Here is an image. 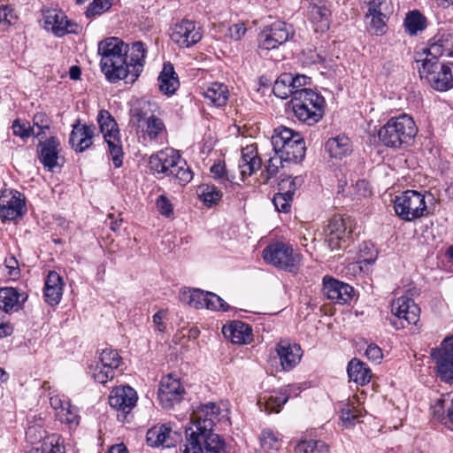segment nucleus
<instances>
[{
	"label": "nucleus",
	"mask_w": 453,
	"mask_h": 453,
	"mask_svg": "<svg viewBox=\"0 0 453 453\" xmlns=\"http://www.w3.org/2000/svg\"><path fill=\"white\" fill-rule=\"evenodd\" d=\"M40 161L44 167L53 170L58 164V154L60 151V142L58 138L52 136L43 142H40Z\"/></svg>",
	"instance_id": "30"
},
{
	"label": "nucleus",
	"mask_w": 453,
	"mask_h": 453,
	"mask_svg": "<svg viewBox=\"0 0 453 453\" xmlns=\"http://www.w3.org/2000/svg\"><path fill=\"white\" fill-rule=\"evenodd\" d=\"M56 417L61 423L68 424L70 426L79 425L80 417L78 416L77 410L70 403L58 410L56 412Z\"/></svg>",
	"instance_id": "46"
},
{
	"label": "nucleus",
	"mask_w": 453,
	"mask_h": 453,
	"mask_svg": "<svg viewBox=\"0 0 453 453\" xmlns=\"http://www.w3.org/2000/svg\"><path fill=\"white\" fill-rule=\"evenodd\" d=\"M347 372L349 380L358 385L368 383L372 378L370 368L357 358H353L349 362Z\"/></svg>",
	"instance_id": "35"
},
{
	"label": "nucleus",
	"mask_w": 453,
	"mask_h": 453,
	"mask_svg": "<svg viewBox=\"0 0 453 453\" xmlns=\"http://www.w3.org/2000/svg\"><path fill=\"white\" fill-rule=\"evenodd\" d=\"M44 24L47 30H50L57 36L65 34L76 33L77 25L67 19L59 10H49L44 13Z\"/></svg>",
	"instance_id": "20"
},
{
	"label": "nucleus",
	"mask_w": 453,
	"mask_h": 453,
	"mask_svg": "<svg viewBox=\"0 0 453 453\" xmlns=\"http://www.w3.org/2000/svg\"><path fill=\"white\" fill-rule=\"evenodd\" d=\"M26 212L24 196L14 189H4L0 193V219L14 220Z\"/></svg>",
	"instance_id": "15"
},
{
	"label": "nucleus",
	"mask_w": 453,
	"mask_h": 453,
	"mask_svg": "<svg viewBox=\"0 0 453 453\" xmlns=\"http://www.w3.org/2000/svg\"><path fill=\"white\" fill-rule=\"evenodd\" d=\"M292 74L282 73L278 77L273 85V93L277 97L281 99L288 98L289 96L294 97L297 90H293L291 88Z\"/></svg>",
	"instance_id": "40"
},
{
	"label": "nucleus",
	"mask_w": 453,
	"mask_h": 453,
	"mask_svg": "<svg viewBox=\"0 0 453 453\" xmlns=\"http://www.w3.org/2000/svg\"><path fill=\"white\" fill-rule=\"evenodd\" d=\"M156 105L147 100L139 101L136 105L131 109L130 123L139 128L144 126V123L150 119L154 115Z\"/></svg>",
	"instance_id": "33"
},
{
	"label": "nucleus",
	"mask_w": 453,
	"mask_h": 453,
	"mask_svg": "<svg viewBox=\"0 0 453 453\" xmlns=\"http://www.w3.org/2000/svg\"><path fill=\"white\" fill-rule=\"evenodd\" d=\"M204 308L212 311H226L229 310V305L219 296L214 293L207 292L205 298Z\"/></svg>",
	"instance_id": "55"
},
{
	"label": "nucleus",
	"mask_w": 453,
	"mask_h": 453,
	"mask_svg": "<svg viewBox=\"0 0 453 453\" xmlns=\"http://www.w3.org/2000/svg\"><path fill=\"white\" fill-rule=\"evenodd\" d=\"M293 197L288 194H284L280 191L275 194L273 198V203L278 211L288 212L291 207Z\"/></svg>",
	"instance_id": "57"
},
{
	"label": "nucleus",
	"mask_w": 453,
	"mask_h": 453,
	"mask_svg": "<svg viewBox=\"0 0 453 453\" xmlns=\"http://www.w3.org/2000/svg\"><path fill=\"white\" fill-rule=\"evenodd\" d=\"M325 147L329 156L335 159H342L349 156L353 150L352 142L344 134L328 139Z\"/></svg>",
	"instance_id": "31"
},
{
	"label": "nucleus",
	"mask_w": 453,
	"mask_h": 453,
	"mask_svg": "<svg viewBox=\"0 0 453 453\" xmlns=\"http://www.w3.org/2000/svg\"><path fill=\"white\" fill-rule=\"evenodd\" d=\"M100 132L108 145V151L116 168L122 165L123 150L118 124L106 110L99 111L96 118Z\"/></svg>",
	"instance_id": "9"
},
{
	"label": "nucleus",
	"mask_w": 453,
	"mask_h": 453,
	"mask_svg": "<svg viewBox=\"0 0 453 453\" xmlns=\"http://www.w3.org/2000/svg\"><path fill=\"white\" fill-rule=\"evenodd\" d=\"M222 333L234 344H248L252 341L251 326L242 321L235 320L225 325Z\"/></svg>",
	"instance_id": "26"
},
{
	"label": "nucleus",
	"mask_w": 453,
	"mask_h": 453,
	"mask_svg": "<svg viewBox=\"0 0 453 453\" xmlns=\"http://www.w3.org/2000/svg\"><path fill=\"white\" fill-rule=\"evenodd\" d=\"M12 133L14 135L19 136L22 139L35 135L34 127L27 120L20 119H15L12 126Z\"/></svg>",
	"instance_id": "52"
},
{
	"label": "nucleus",
	"mask_w": 453,
	"mask_h": 453,
	"mask_svg": "<svg viewBox=\"0 0 453 453\" xmlns=\"http://www.w3.org/2000/svg\"><path fill=\"white\" fill-rule=\"evenodd\" d=\"M292 387L281 388L278 391H273L270 394L260 396L257 401V405L261 411L267 413L280 412L281 407L288 402L291 396Z\"/></svg>",
	"instance_id": "25"
},
{
	"label": "nucleus",
	"mask_w": 453,
	"mask_h": 453,
	"mask_svg": "<svg viewBox=\"0 0 453 453\" xmlns=\"http://www.w3.org/2000/svg\"><path fill=\"white\" fill-rule=\"evenodd\" d=\"M149 165L151 171L172 177L181 186L193 179V173L180 154L173 149L162 150L150 156Z\"/></svg>",
	"instance_id": "4"
},
{
	"label": "nucleus",
	"mask_w": 453,
	"mask_h": 453,
	"mask_svg": "<svg viewBox=\"0 0 453 453\" xmlns=\"http://www.w3.org/2000/svg\"><path fill=\"white\" fill-rule=\"evenodd\" d=\"M273 151H276L285 162L297 163L305 156V142L302 135L294 130L279 127L274 129L271 139Z\"/></svg>",
	"instance_id": "6"
},
{
	"label": "nucleus",
	"mask_w": 453,
	"mask_h": 453,
	"mask_svg": "<svg viewBox=\"0 0 453 453\" xmlns=\"http://www.w3.org/2000/svg\"><path fill=\"white\" fill-rule=\"evenodd\" d=\"M203 96L213 105L221 107L226 105L229 96V91L224 83L212 82L204 89Z\"/></svg>",
	"instance_id": "37"
},
{
	"label": "nucleus",
	"mask_w": 453,
	"mask_h": 453,
	"mask_svg": "<svg viewBox=\"0 0 453 453\" xmlns=\"http://www.w3.org/2000/svg\"><path fill=\"white\" fill-rule=\"evenodd\" d=\"M246 33L244 23L240 22L234 24L228 27L226 35L234 41L241 40Z\"/></svg>",
	"instance_id": "61"
},
{
	"label": "nucleus",
	"mask_w": 453,
	"mask_h": 453,
	"mask_svg": "<svg viewBox=\"0 0 453 453\" xmlns=\"http://www.w3.org/2000/svg\"><path fill=\"white\" fill-rule=\"evenodd\" d=\"M184 392L180 381L167 375L161 380L157 398L163 408L171 409L181 401Z\"/></svg>",
	"instance_id": "19"
},
{
	"label": "nucleus",
	"mask_w": 453,
	"mask_h": 453,
	"mask_svg": "<svg viewBox=\"0 0 453 453\" xmlns=\"http://www.w3.org/2000/svg\"><path fill=\"white\" fill-rule=\"evenodd\" d=\"M285 160L274 151L273 156H271L265 165V172L262 173L265 181L277 176L280 169L283 168Z\"/></svg>",
	"instance_id": "45"
},
{
	"label": "nucleus",
	"mask_w": 453,
	"mask_h": 453,
	"mask_svg": "<svg viewBox=\"0 0 453 453\" xmlns=\"http://www.w3.org/2000/svg\"><path fill=\"white\" fill-rule=\"evenodd\" d=\"M439 58L426 57L418 59L419 76L436 90L447 91L453 88V62L441 63Z\"/></svg>",
	"instance_id": "7"
},
{
	"label": "nucleus",
	"mask_w": 453,
	"mask_h": 453,
	"mask_svg": "<svg viewBox=\"0 0 453 453\" xmlns=\"http://www.w3.org/2000/svg\"><path fill=\"white\" fill-rule=\"evenodd\" d=\"M294 36L293 27L282 21L273 23L265 29L259 38V54H264L271 50L284 44Z\"/></svg>",
	"instance_id": "12"
},
{
	"label": "nucleus",
	"mask_w": 453,
	"mask_h": 453,
	"mask_svg": "<svg viewBox=\"0 0 453 453\" xmlns=\"http://www.w3.org/2000/svg\"><path fill=\"white\" fill-rule=\"evenodd\" d=\"M435 364L437 374L447 383L453 384V337H447L441 344V348L432 354Z\"/></svg>",
	"instance_id": "16"
},
{
	"label": "nucleus",
	"mask_w": 453,
	"mask_h": 453,
	"mask_svg": "<svg viewBox=\"0 0 453 453\" xmlns=\"http://www.w3.org/2000/svg\"><path fill=\"white\" fill-rule=\"evenodd\" d=\"M329 10L322 4H311L308 19L313 24L316 32H324L329 27Z\"/></svg>",
	"instance_id": "34"
},
{
	"label": "nucleus",
	"mask_w": 453,
	"mask_h": 453,
	"mask_svg": "<svg viewBox=\"0 0 453 453\" xmlns=\"http://www.w3.org/2000/svg\"><path fill=\"white\" fill-rule=\"evenodd\" d=\"M432 194L416 190H406L396 196L394 209L397 216L404 221H413L429 214L427 201H432Z\"/></svg>",
	"instance_id": "8"
},
{
	"label": "nucleus",
	"mask_w": 453,
	"mask_h": 453,
	"mask_svg": "<svg viewBox=\"0 0 453 453\" xmlns=\"http://www.w3.org/2000/svg\"><path fill=\"white\" fill-rule=\"evenodd\" d=\"M156 205L161 215L170 218L173 214V204L165 195H161L157 198Z\"/></svg>",
	"instance_id": "60"
},
{
	"label": "nucleus",
	"mask_w": 453,
	"mask_h": 453,
	"mask_svg": "<svg viewBox=\"0 0 453 453\" xmlns=\"http://www.w3.org/2000/svg\"><path fill=\"white\" fill-rule=\"evenodd\" d=\"M197 196L207 207L218 204L222 199V192L214 185L202 184L198 186Z\"/></svg>",
	"instance_id": "39"
},
{
	"label": "nucleus",
	"mask_w": 453,
	"mask_h": 453,
	"mask_svg": "<svg viewBox=\"0 0 453 453\" xmlns=\"http://www.w3.org/2000/svg\"><path fill=\"white\" fill-rule=\"evenodd\" d=\"M392 314L400 320V326L391 320V324L396 328H403L407 325H416L419 320L420 309L409 297L401 296L394 300L391 303Z\"/></svg>",
	"instance_id": "17"
},
{
	"label": "nucleus",
	"mask_w": 453,
	"mask_h": 453,
	"mask_svg": "<svg viewBox=\"0 0 453 453\" xmlns=\"http://www.w3.org/2000/svg\"><path fill=\"white\" fill-rule=\"evenodd\" d=\"M122 358L116 349H104L96 365L89 367L91 376L95 381L105 384L113 379L115 371L119 367Z\"/></svg>",
	"instance_id": "13"
},
{
	"label": "nucleus",
	"mask_w": 453,
	"mask_h": 453,
	"mask_svg": "<svg viewBox=\"0 0 453 453\" xmlns=\"http://www.w3.org/2000/svg\"><path fill=\"white\" fill-rule=\"evenodd\" d=\"M390 13H366L369 19L370 30L375 35H382L386 32V21Z\"/></svg>",
	"instance_id": "47"
},
{
	"label": "nucleus",
	"mask_w": 453,
	"mask_h": 453,
	"mask_svg": "<svg viewBox=\"0 0 453 453\" xmlns=\"http://www.w3.org/2000/svg\"><path fill=\"white\" fill-rule=\"evenodd\" d=\"M303 183V179L302 176H296L295 178H286L282 179L279 182V191L288 194L293 197L295 191Z\"/></svg>",
	"instance_id": "51"
},
{
	"label": "nucleus",
	"mask_w": 453,
	"mask_h": 453,
	"mask_svg": "<svg viewBox=\"0 0 453 453\" xmlns=\"http://www.w3.org/2000/svg\"><path fill=\"white\" fill-rule=\"evenodd\" d=\"M323 286L324 294L328 299L337 303H347L353 297V288L335 279L325 277Z\"/></svg>",
	"instance_id": "22"
},
{
	"label": "nucleus",
	"mask_w": 453,
	"mask_h": 453,
	"mask_svg": "<svg viewBox=\"0 0 453 453\" xmlns=\"http://www.w3.org/2000/svg\"><path fill=\"white\" fill-rule=\"evenodd\" d=\"M17 20V15L14 10L8 5L0 7V26L7 27L14 24Z\"/></svg>",
	"instance_id": "59"
},
{
	"label": "nucleus",
	"mask_w": 453,
	"mask_h": 453,
	"mask_svg": "<svg viewBox=\"0 0 453 453\" xmlns=\"http://www.w3.org/2000/svg\"><path fill=\"white\" fill-rule=\"evenodd\" d=\"M300 61L303 65L310 66L324 64L326 58L314 50L307 49L301 53Z\"/></svg>",
	"instance_id": "53"
},
{
	"label": "nucleus",
	"mask_w": 453,
	"mask_h": 453,
	"mask_svg": "<svg viewBox=\"0 0 453 453\" xmlns=\"http://www.w3.org/2000/svg\"><path fill=\"white\" fill-rule=\"evenodd\" d=\"M352 234V222L349 218L334 216L325 229V242L332 250H343L349 246Z\"/></svg>",
	"instance_id": "11"
},
{
	"label": "nucleus",
	"mask_w": 453,
	"mask_h": 453,
	"mask_svg": "<svg viewBox=\"0 0 453 453\" xmlns=\"http://www.w3.org/2000/svg\"><path fill=\"white\" fill-rule=\"evenodd\" d=\"M206 296L207 292L200 289L183 288L180 293V302L196 309L204 308Z\"/></svg>",
	"instance_id": "38"
},
{
	"label": "nucleus",
	"mask_w": 453,
	"mask_h": 453,
	"mask_svg": "<svg viewBox=\"0 0 453 453\" xmlns=\"http://www.w3.org/2000/svg\"><path fill=\"white\" fill-rule=\"evenodd\" d=\"M360 412L349 403L344 404L341 410L340 418L347 427L354 425L355 420L359 417Z\"/></svg>",
	"instance_id": "54"
},
{
	"label": "nucleus",
	"mask_w": 453,
	"mask_h": 453,
	"mask_svg": "<svg viewBox=\"0 0 453 453\" xmlns=\"http://www.w3.org/2000/svg\"><path fill=\"white\" fill-rule=\"evenodd\" d=\"M428 57H453V35H442L441 37L433 39V42L424 50Z\"/></svg>",
	"instance_id": "32"
},
{
	"label": "nucleus",
	"mask_w": 453,
	"mask_h": 453,
	"mask_svg": "<svg viewBox=\"0 0 453 453\" xmlns=\"http://www.w3.org/2000/svg\"><path fill=\"white\" fill-rule=\"evenodd\" d=\"M406 32L411 35H416L426 27V19L418 11L410 12L404 19Z\"/></svg>",
	"instance_id": "41"
},
{
	"label": "nucleus",
	"mask_w": 453,
	"mask_h": 453,
	"mask_svg": "<svg viewBox=\"0 0 453 453\" xmlns=\"http://www.w3.org/2000/svg\"><path fill=\"white\" fill-rule=\"evenodd\" d=\"M174 433L165 424L154 426L146 434L147 444L150 447L165 446L170 448L174 443Z\"/></svg>",
	"instance_id": "28"
},
{
	"label": "nucleus",
	"mask_w": 453,
	"mask_h": 453,
	"mask_svg": "<svg viewBox=\"0 0 453 453\" xmlns=\"http://www.w3.org/2000/svg\"><path fill=\"white\" fill-rule=\"evenodd\" d=\"M367 13H391L392 4L390 0H365Z\"/></svg>",
	"instance_id": "49"
},
{
	"label": "nucleus",
	"mask_w": 453,
	"mask_h": 453,
	"mask_svg": "<svg viewBox=\"0 0 453 453\" xmlns=\"http://www.w3.org/2000/svg\"><path fill=\"white\" fill-rule=\"evenodd\" d=\"M354 188L356 194L359 196L366 197L372 193L369 183L365 180H357L354 186Z\"/></svg>",
	"instance_id": "64"
},
{
	"label": "nucleus",
	"mask_w": 453,
	"mask_h": 453,
	"mask_svg": "<svg viewBox=\"0 0 453 453\" xmlns=\"http://www.w3.org/2000/svg\"><path fill=\"white\" fill-rule=\"evenodd\" d=\"M262 162L256 144L247 145L242 150L238 168L242 180L261 168Z\"/></svg>",
	"instance_id": "23"
},
{
	"label": "nucleus",
	"mask_w": 453,
	"mask_h": 453,
	"mask_svg": "<svg viewBox=\"0 0 453 453\" xmlns=\"http://www.w3.org/2000/svg\"><path fill=\"white\" fill-rule=\"evenodd\" d=\"M158 86L161 92L171 96L179 87V80L171 64H165L158 76Z\"/></svg>",
	"instance_id": "36"
},
{
	"label": "nucleus",
	"mask_w": 453,
	"mask_h": 453,
	"mask_svg": "<svg viewBox=\"0 0 453 453\" xmlns=\"http://www.w3.org/2000/svg\"><path fill=\"white\" fill-rule=\"evenodd\" d=\"M310 81L311 78L306 75L296 74L292 76V81H290L291 88L293 90H303L302 87L310 83Z\"/></svg>",
	"instance_id": "63"
},
{
	"label": "nucleus",
	"mask_w": 453,
	"mask_h": 453,
	"mask_svg": "<svg viewBox=\"0 0 453 453\" xmlns=\"http://www.w3.org/2000/svg\"><path fill=\"white\" fill-rule=\"evenodd\" d=\"M275 350L285 371H289L296 366L303 357L301 346L289 340L280 341L275 346Z\"/></svg>",
	"instance_id": "21"
},
{
	"label": "nucleus",
	"mask_w": 453,
	"mask_h": 453,
	"mask_svg": "<svg viewBox=\"0 0 453 453\" xmlns=\"http://www.w3.org/2000/svg\"><path fill=\"white\" fill-rule=\"evenodd\" d=\"M137 393L129 386L114 388L109 395L111 407L118 411V420L124 422L127 415L135 407L137 403Z\"/></svg>",
	"instance_id": "14"
},
{
	"label": "nucleus",
	"mask_w": 453,
	"mask_h": 453,
	"mask_svg": "<svg viewBox=\"0 0 453 453\" xmlns=\"http://www.w3.org/2000/svg\"><path fill=\"white\" fill-rule=\"evenodd\" d=\"M418 134L414 119L403 113L390 118L378 132L379 140L383 145L393 149L410 146Z\"/></svg>",
	"instance_id": "3"
},
{
	"label": "nucleus",
	"mask_w": 453,
	"mask_h": 453,
	"mask_svg": "<svg viewBox=\"0 0 453 453\" xmlns=\"http://www.w3.org/2000/svg\"><path fill=\"white\" fill-rule=\"evenodd\" d=\"M100 67L107 81L117 82L128 75L134 82L145 65L147 48L142 42L125 43L118 37H109L98 43Z\"/></svg>",
	"instance_id": "1"
},
{
	"label": "nucleus",
	"mask_w": 453,
	"mask_h": 453,
	"mask_svg": "<svg viewBox=\"0 0 453 453\" xmlns=\"http://www.w3.org/2000/svg\"><path fill=\"white\" fill-rule=\"evenodd\" d=\"M264 260L277 268L295 273L298 270L302 256L284 242H274L263 250Z\"/></svg>",
	"instance_id": "10"
},
{
	"label": "nucleus",
	"mask_w": 453,
	"mask_h": 453,
	"mask_svg": "<svg viewBox=\"0 0 453 453\" xmlns=\"http://www.w3.org/2000/svg\"><path fill=\"white\" fill-rule=\"evenodd\" d=\"M171 39L181 48H189L202 39L201 28L195 21L182 19L173 27Z\"/></svg>",
	"instance_id": "18"
},
{
	"label": "nucleus",
	"mask_w": 453,
	"mask_h": 453,
	"mask_svg": "<svg viewBox=\"0 0 453 453\" xmlns=\"http://www.w3.org/2000/svg\"><path fill=\"white\" fill-rule=\"evenodd\" d=\"M27 453H65L64 447L54 437L43 441L41 448L32 449Z\"/></svg>",
	"instance_id": "50"
},
{
	"label": "nucleus",
	"mask_w": 453,
	"mask_h": 453,
	"mask_svg": "<svg viewBox=\"0 0 453 453\" xmlns=\"http://www.w3.org/2000/svg\"><path fill=\"white\" fill-rule=\"evenodd\" d=\"M51 124L50 117L44 112H37L33 118V126L35 136L39 137L49 130Z\"/></svg>",
	"instance_id": "48"
},
{
	"label": "nucleus",
	"mask_w": 453,
	"mask_h": 453,
	"mask_svg": "<svg viewBox=\"0 0 453 453\" xmlns=\"http://www.w3.org/2000/svg\"><path fill=\"white\" fill-rule=\"evenodd\" d=\"M290 103L295 117L308 126L318 123L325 112L324 97L311 88L297 90Z\"/></svg>",
	"instance_id": "5"
},
{
	"label": "nucleus",
	"mask_w": 453,
	"mask_h": 453,
	"mask_svg": "<svg viewBox=\"0 0 453 453\" xmlns=\"http://www.w3.org/2000/svg\"><path fill=\"white\" fill-rule=\"evenodd\" d=\"M219 412V407L211 402L193 410L189 426L185 431L186 443L180 453H226L225 441L212 433Z\"/></svg>",
	"instance_id": "2"
},
{
	"label": "nucleus",
	"mask_w": 453,
	"mask_h": 453,
	"mask_svg": "<svg viewBox=\"0 0 453 453\" xmlns=\"http://www.w3.org/2000/svg\"><path fill=\"white\" fill-rule=\"evenodd\" d=\"M138 129L147 135L150 140H155L165 131V127L160 119L153 116L144 123V126H141Z\"/></svg>",
	"instance_id": "43"
},
{
	"label": "nucleus",
	"mask_w": 453,
	"mask_h": 453,
	"mask_svg": "<svg viewBox=\"0 0 453 453\" xmlns=\"http://www.w3.org/2000/svg\"><path fill=\"white\" fill-rule=\"evenodd\" d=\"M63 296V280L55 271L49 272L44 283L43 296L45 302L51 306L60 303Z\"/></svg>",
	"instance_id": "27"
},
{
	"label": "nucleus",
	"mask_w": 453,
	"mask_h": 453,
	"mask_svg": "<svg viewBox=\"0 0 453 453\" xmlns=\"http://www.w3.org/2000/svg\"><path fill=\"white\" fill-rule=\"evenodd\" d=\"M211 173L212 174V177L220 184L232 182V178L229 176L227 171L226 170V165L224 163L219 162L214 164L211 167Z\"/></svg>",
	"instance_id": "58"
},
{
	"label": "nucleus",
	"mask_w": 453,
	"mask_h": 453,
	"mask_svg": "<svg viewBox=\"0 0 453 453\" xmlns=\"http://www.w3.org/2000/svg\"><path fill=\"white\" fill-rule=\"evenodd\" d=\"M96 127L94 126L81 125L78 121L73 126L69 142L76 152H83L93 143Z\"/></svg>",
	"instance_id": "24"
},
{
	"label": "nucleus",
	"mask_w": 453,
	"mask_h": 453,
	"mask_svg": "<svg viewBox=\"0 0 453 453\" xmlns=\"http://www.w3.org/2000/svg\"><path fill=\"white\" fill-rule=\"evenodd\" d=\"M111 0H93L86 11L87 17L100 15L110 9Z\"/></svg>",
	"instance_id": "56"
},
{
	"label": "nucleus",
	"mask_w": 453,
	"mask_h": 453,
	"mask_svg": "<svg viewBox=\"0 0 453 453\" xmlns=\"http://www.w3.org/2000/svg\"><path fill=\"white\" fill-rule=\"evenodd\" d=\"M27 295L14 288H0V310L6 313L18 311L27 300Z\"/></svg>",
	"instance_id": "29"
},
{
	"label": "nucleus",
	"mask_w": 453,
	"mask_h": 453,
	"mask_svg": "<svg viewBox=\"0 0 453 453\" xmlns=\"http://www.w3.org/2000/svg\"><path fill=\"white\" fill-rule=\"evenodd\" d=\"M261 445L265 449L277 451L281 447V437L279 433L265 429L260 435Z\"/></svg>",
	"instance_id": "44"
},
{
	"label": "nucleus",
	"mask_w": 453,
	"mask_h": 453,
	"mask_svg": "<svg viewBox=\"0 0 453 453\" xmlns=\"http://www.w3.org/2000/svg\"><path fill=\"white\" fill-rule=\"evenodd\" d=\"M328 445L322 441L305 440L295 447L296 453H328Z\"/></svg>",
	"instance_id": "42"
},
{
	"label": "nucleus",
	"mask_w": 453,
	"mask_h": 453,
	"mask_svg": "<svg viewBox=\"0 0 453 453\" xmlns=\"http://www.w3.org/2000/svg\"><path fill=\"white\" fill-rule=\"evenodd\" d=\"M365 355L368 359L375 363H379L383 356L381 349L373 343L367 346Z\"/></svg>",
	"instance_id": "62"
}]
</instances>
